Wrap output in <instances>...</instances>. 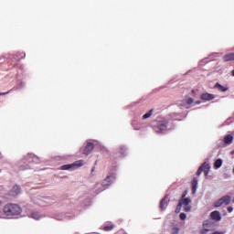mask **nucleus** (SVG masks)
Returning <instances> with one entry per match:
<instances>
[{
	"label": "nucleus",
	"instance_id": "nucleus-5",
	"mask_svg": "<svg viewBox=\"0 0 234 234\" xmlns=\"http://www.w3.org/2000/svg\"><path fill=\"white\" fill-rule=\"evenodd\" d=\"M213 226V223L211 221H205L203 223V229L200 230V234H207L209 231H211V227Z\"/></svg>",
	"mask_w": 234,
	"mask_h": 234
},
{
	"label": "nucleus",
	"instance_id": "nucleus-27",
	"mask_svg": "<svg viewBox=\"0 0 234 234\" xmlns=\"http://www.w3.org/2000/svg\"><path fill=\"white\" fill-rule=\"evenodd\" d=\"M227 210L229 211V213H232L233 212V207H227Z\"/></svg>",
	"mask_w": 234,
	"mask_h": 234
},
{
	"label": "nucleus",
	"instance_id": "nucleus-8",
	"mask_svg": "<svg viewBox=\"0 0 234 234\" xmlns=\"http://www.w3.org/2000/svg\"><path fill=\"white\" fill-rule=\"evenodd\" d=\"M210 217L212 220H216L217 222L222 220V217L220 216V212L218 210H215L210 213Z\"/></svg>",
	"mask_w": 234,
	"mask_h": 234
},
{
	"label": "nucleus",
	"instance_id": "nucleus-3",
	"mask_svg": "<svg viewBox=\"0 0 234 234\" xmlns=\"http://www.w3.org/2000/svg\"><path fill=\"white\" fill-rule=\"evenodd\" d=\"M230 202H231V197L224 196L221 198H219L218 201H216L214 206L216 207H220L222 204H225V206H229Z\"/></svg>",
	"mask_w": 234,
	"mask_h": 234
},
{
	"label": "nucleus",
	"instance_id": "nucleus-28",
	"mask_svg": "<svg viewBox=\"0 0 234 234\" xmlns=\"http://www.w3.org/2000/svg\"><path fill=\"white\" fill-rule=\"evenodd\" d=\"M111 178H112V176H108L105 178V182H111Z\"/></svg>",
	"mask_w": 234,
	"mask_h": 234
},
{
	"label": "nucleus",
	"instance_id": "nucleus-12",
	"mask_svg": "<svg viewBox=\"0 0 234 234\" xmlns=\"http://www.w3.org/2000/svg\"><path fill=\"white\" fill-rule=\"evenodd\" d=\"M224 61H234V53H228L223 56Z\"/></svg>",
	"mask_w": 234,
	"mask_h": 234
},
{
	"label": "nucleus",
	"instance_id": "nucleus-10",
	"mask_svg": "<svg viewBox=\"0 0 234 234\" xmlns=\"http://www.w3.org/2000/svg\"><path fill=\"white\" fill-rule=\"evenodd\" d=\"M156 129L157 133H163V131H165V129H167V122H161L159 124H157Z\"/></svg>",
	"mask_w": 234,
	"mask_h": 234
},
{
	"label": "nucleus",
	"instance_id": "nucleus-19",
	"mask_svg": "<svg viewBox=\"0 0 234 234\" xmlns=\"http://www.w3.org/2000/svg\"><path fill=\"white\" fill-rule=\"evenodd\" d=\"M151 116H153V110H150L148 112L143 115V120H147V118H151Z\"/></svg>",
	"mask_w": 234,
	"mask_h": 234
},
{
	"label": "nucleus",
	"instance_id": "nucleus-11",
	"mask_svg": "<svg viewBox=\"0 0 234 234\" xmlns=\"http://www.w3.org/2000/svg\"><path fill=\"white\" fill-rule=\"evenodd\" d=\"M197 186H198V179H197V177H194L193 181H192V193H193V195H195V193H197Z\"/></svg>",
	"mask_w": 234,
	"mask_h": 234
},
{
	"label": "nucleus",
	"instance_id": "nucleus-14",
	"mask_svg": "<svg viewBox=\"0 0 234 234\" xmlns=\"http://www.w3.org/2000/svg\"><path fill=\"white\" fill-rule=\"evenodd\" d=\"M167 197H164L161 201H160V209H162V211H164L166 207H167V201L166 199Z\"/></svg>",
	"mask_w": 234,
	"mask_h": 234
},
{
	"label": "nucleus",
	"instance_id": "nucleus-30",
	"mask_svg": "<svg viewBox=\"0 0 234 234\" xmlns=\"http://www.w3.org/2000/svg\"><path fill=\"white\" fill-rule=\"evenodd\" d=\"M186 195H187V192H184V194L182 195V198H186Z\"/></svg>",
	"mask_w": 234,
	"mask_h": 234
},
{
	"label": "nucleus",
	"instance_id": "nucleus-32",
	"mask_svg": "<svg viewBox=\"0 0 234 234\" xmlns=\"http://www.w3.org/2000/svg\"><path fill=\"white\" fill-rule=\"evenodd\" d=\"M231 74H232V76H234V69L232 70Z\"/></svg>",
	"mask_w": 234,
	"mask_h": 234
},
{
	"label": "nucleus",
	"instance_id": "nucleus-21",
	"mask_svg": "<svg viewBox=\"0 0 234 234\" xmlns=\"http://www.w3.org/2000/svg\"><path fill=\"white\" fill-rule=\"evenodd\" d=\"M112 229H114V226H106V227H104V231H112Z\"/></svg>",
	"mask_w": 234,
	"mask_h": 234
},
{
	"label": "nucleus",
	"instance_id": "nucleus-31",
	"mask_svg": "<svg viewBox=\"0 0 234 234\" xmlns=\"http://www.w3.org/2000/svg\"><path fill=\"white\" fill-rule=\"evenodd\" d=\"M196 103H197V105H200V101H197Z\"/></svg>",
	"mask_w": 234,
	"mask_h": 234
},
{
	"label": "nucleus",
	"instance_id": "nucleus-20",
	"mask_svg": "<svg viewBox=\"0 0 234 234\" xmlns=\"http://www.w3.org/2000/svg\"><path fill=\"white\" fill-rule=\"evenodd\" d=\"M180 233V229L178 227H174L172 229V234H178Z\"/></svg>",
	"mask_w": 234,
	"mask_h": 234
},
{
	"label": "nucleus",
	"instance_id": "nucleus-23",
	"mask_svg": "<svg viewBox=\"0 0 234 234\" xmlns=\"http://www.w3.org/2000/svg\"><path fill=\"white\" fill-rule=\"evenodd\" d=\"M186 213H181V214L179 215V218H180L181 220H186Z\"/></svg>",
	"mask_w": 234,
	"mask_h": 234
},
{
	"label": "nucleus",
	"instance_id": "nucleus-6",
	"mask_svg": "<svg viewBox=\"0 0 234 234\" xmlns=\"http://www.w3.org/2000/svg\"><path fill=\"white\" fill-rule=\"evenodd\" d=\"M94 150V144L88 143L83 150V154L87 155L90 154L92 151Z\"/></svg>",
	"mask_w": 234,
	"mask_h": 234
},
{
	"label": "nucleus",
	"instance_id": "nucleus-18",
	"mask_svg": "<svg viewBox=\"0 0 234 234\" xmlns=\"http://www.w3.org/2000/svg\"><path fill=\"white\" fill-rule=\"evenodd\" d=\"M31 218H35V220H39V218H41V215L38 212H32Z\"/></svg>",
	"mask_w": 234,
	"mask_h": 234
},
{
	"label": "nucleus",
	"instance_id": "nucleus-22",
	"mask_svg": "<svg viewBox=\"0 0 234 234\" xmlns=\"http://www.w3.org/2000/svg\"><path fill=\"white\" fill-rule=\"evenodd\" d=\"M181 209H182V205L180 203H178V205L176 208V213H179Z\"/></svg>",
	"mask_w": 234,
	"mask_h": 234
},
{
	"label": "nucleus",
	"instance_id": "nucleus-33",
	"mask_svg": "<svg viewBox=\"0 0 234 234\" xmlns=\"http://www.w3.org/2000/svg\"><path fill=\"white\" fill-rule=\"evenodd\" d=\"M1 204H3V201L0 200V206H1Z\"/></svg>",
	"mask_w": 234,
	"mask_h": 234
},
{
	"label": "nucleus",
	"instance_id": "nucleus-24",
	"mask_svg": "<svg viewBox=\"0 0 234 234\" xmlns=\"http://www.w3.org/2000/svg\"><path fill=\"white\" fill-rule=\"evenodd\" d=\"M193 101H194L193 98H189V99L186 101V103H187V105H191V104H193Z\"/></svg>",
	"mask_w": 234,
	"mask_h": 234
},
{
	"label": "nucleus",
	"instance_id": "nucleus-4",
	"mask_svg": "<svg viewBox=\"0 0 234 234\" xmlns=\"http://www.w3.org/2000/svg\"><path fill=\"white\" fill-rule=\"evenodd\" d=\"M209 164L203 163L197 169V176H200L204 173L205 176H207L209 175Z\"/></svg>",
	"mask_w": 234,
	"mask_h": 234
},
{
	"label": "nucleus",
	"instance_id": "nucleus-17",
	"mask_svg": "<svg viewBox=\"0 0 234 234\" xmlns=\"http://www.w3.org/2000/svg\"><path fill=\"white\" fill-rule=\"evenodd\" d=\"M214 167L216 169H220V167H222V159L216 160L214 163Z\"/></svg>",
	"mask_w": 234,
	"mask_h": 234
},
{
	"label": "nucleus",
	"instance_id": "nucleus-13",
	"mask_svg": "<svg viewBox=\"0 0 234 234\" xmlns=\"http://www.w3.org/2000/svg\"><path fill=\"white\" fill-rule=\"evenodd\" d=\"M224 144H227L228 145H229V144H231L233 142V135L231 134H228L224 137L223 140Z\"/></svg>",
	"mask_w": 234,
	"mask_h": 234
},
{
	"label": "nucleus",
	"instance_id": "nucleus-25",
	"mask_svg": "<svg viewBox=\"0 0 234 234\" xmlns=\"http://www.w3.org/2000/svg\"><path fill=\"white\" fill-rule=\"evenodd\" d=\"M185 211H186V212L191 211V207H190L189 205H186V206L185 207Z\"/></svg>",
	"mask_w": 234,
	"mask_h": 234
},
{
	"label": "nucleus",
	"instance_id": "nucleus-9",
	"mask_svg": "<svg viewBox=\"0 0 234 234\" xmlns=\"http://www.w3.org/2000/svg\"><path fill=\"white\" fill-rule=\"evenodd\" d=\"M201 100H203L204 101H211V100H215V95L211 93H203L201 95Z\"/></svg>",
	"mask_w": 234,
	"mask_h": 234
},
{
	"label": "nucleus",
	"instance_id": "nucleus-1",
	"mask_svg": "<svg viewBox=\"0 0 234 234\" xmlns=\"http://www.w3.org/2000/svg\"><path fill=\"white\" fill-rule=\"evenodd\" d=\"M21 207H19L17 204L8 203L4 207L5 215L10 218L12 217H17V215H21Z\"/></svg>",
	"mask_w": 234,
	"mask_h": 234
},
{
	"label": "nucleus",
	"instance_id": "nucleus-2",
	"mask_svg": "<svg viewBox=\"0 0 234 234\" xmlns=\"http://www.w3.org/2000/svg\"><path fill=\"white\" fill-rule=\"evenodd\" d=\"M81 165H83V161L79 160L69 165H64L60 169H62V171H69V169H78V167H81Z\"/></svg>",
	"mask_w": 234,
	"mask_h": 234
},
{
	"label": "nucleus",
	"instance_id": "nucleus-26",
	"mask_svg": "<svg viewBox=\"0 0 234 234\" xmlns=\"http://www.w3.org/2000/svg\"><path fill=\"white\" fill-rule=\"evenodd\" d=\"M11 90H8L7 92H0V96H6V94H10Z\"/></svg>",
	"mask_w": 234,
	"mask_h": 234
},
{
	"label": "nucleus",
	"instance_id": "nucleus-7",
	"mask_svg": "<svg viewBox=\"0 0 234 234\" xmlns=\"http://www.w3.org/2000/svg\"><path fill=\"white\" fill-rule=\"evenodd\" d=\"M19 193H21V186L16 185L10 190L9 195H10V197H17V195H19Z\"/></svg>",
	"mask_w": 234,
	"mask_h": 234
},
{
	"label": "nucleus",
	"instance_id": "nucleus-15",
	"mask_svg": "<svg viewBox=\"0 0 234 234\" xmlns=\"http://www.w3.org/2000/svg\"><path fill=\"white\" fill-rule=\"evenodd\" d=\"M215 89H218V90H219V92H226V90H228V88L222 86L220 83L217 82L215 85Z\"/></svg>",
	"mask_w": 234,
	"mask_h": 234
},
{
	"label": "nucleus",
	"instance_id": "nucleus-16",
	"mask_svg": "<svg viewBox=\"0 0 234 234\" xmlns=\"http://www.w3.org/2000/svg\"><path fill=\"white\" fill-rule=\"evenodd\" d=\"M181 206H189V204H191V199L189 198H183L179 201Z\"/></svg>",
	"mask_w": 234,
	"mask_h": 234
},
{
	"label": "nucleus",
	"instance_id": "nucleus-29",
	"mask_svg": "<svg viewBox=\"0 0 234 234\" xmlns=\"http://www.w3.org/2000/svg\"><path fill=\"white\" fill-rule=\"evenodd\" d=\"M212 234H224V232H222V231H215Z\"/></svg>",
	"mask_w": 234,
	"mask_h": 234
}]
</instances>
